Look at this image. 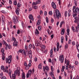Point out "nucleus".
<instances>
[{
    "mask_svg": "<svg viewBox=\"0 0 79 79\" xmlns=\"http://www.w3.org/2000/svg\"><path fill=\"white\" fill-rule=\"evenodd\" d=\"M17 70H16L15 71L14 73V75L13 74L12 75V77L13 78V79H15V76H16L17 74L18 76H19L20 75V72L19 71V70H20V68L19 67H18L17 68Z\"/></svg>",
    "mask_w": 79,
    "mask_h": 79,
    "instance_id": "obj_1",
    "label": "nucleus"
},
{
    "mask_svg": "<svg viewBox=\"0 0 79 79\" xmlns=\"http://www.w3.org/2000/svg\"><path fill=\"white\" fill-rule=\"evenodd\" d=\"M73 18H74L75 16H77V15L79 13V8L78 7H76L75 9V10L73 11Z\"/></svg>",
    "mask_w": 79,
    "mask_h": 79,
    "instance_id": "obj_2",
    "label": "nucleus"
},
{
    "mask_svg": "<svg viewBox=\"0 0 79 79\" xmlns=\"http://www.w3.org/2000/svg\"><path fill=\"white\" fill-rule=\"evenodd\" d=\"M56 15L57 19H59V18H61V15L60 11L58 10H55Z\"/></svg>",
    "mask_w": 79,
    "mask_h": 79,
    "instance_id": "obj_3",
    "label": "nucleus"
},
{
    "mask_svg": "<svg viewBox=\"0 0 79 79\" xmlns=\"http://www.w3.org/2000/svg\"><path fill=\"white\" fill-rule=\"evenodd\" d=\"M69 60H68L66 58L65 59L64 63L66 64L67 66H69V68L70 69H71L72 68V66L69 64Z\"/></svg>",
    "mask_w": 79,
    "mask_h": 79,
    "instance_id": "obj_4",
    "label": "nucleus"
},
{
    "mask_svg": "<svg viewBox=\"0 0 79 79\" xmlns=\"http://www.w3.org/2000/svg\"><path fill=\"white\" fill-rule=\"evenodd\" d=\"M12 40L14 41L13 43V45L15 47H17L18 45L19 44V42L17 41L16 39L14 37H12Z\"/></svg>",
    "mask_w": 79,
    "mask_h": 79,
    "instance_id": "obj_5",
    "label": "nucleus"
},
{
    "mask_svg": "<svg viewBox=\"0 0 79 79\" xmlns=\"http://www.w3.org/2000/svg\"><path fill=\"white\" fill-rule=\"evenodd\" d=\"M59 61H60V62L61 63H63L64 60V55H60L59 56Z\"/></svg>",
    "mask_w": 79,
    "mask_h": 79,
    "instance_id": "obj_6",
    "label": "nucleus"
},
{
    "mask_svg": "<svg viewBox=\"0 0 79 79\" xmlns=\"http://www.w3.org/2000/svg\"><path fill=\"white\" fill-rule=\"evenodd\" d=\"M13 22L15 24H16L17 23H19V21L17 20V17L15 16H14L13 18Z\"/></svg>",
    "mask_w": 79,
    "mask_h": 79,
    "instance_id": "obj_7",
    "label": "nucleus"
},
{
    "mask_svg": "<svg viewBox=\"0 0 79 79\" xmlns=\"http://www.w3.org/2000/svg\"><path fill=\"white\" fill-rule=\"evenodd\" d=\"M22 55L25 57L27 56L28 55V51H27L25 52V50H24V51H23Z\"/></svg>",
    "mask_w": 79,
    "mask_h": 79,
    "instance_id": "obj_8",
    "label": "nucleus"
},
{
    "mask_svg": "<svg viewBox=\"0 0 79 79\" xmlns=\"http://www.w3.org/2000/svg\"><path fill=\"white\" fill-rule=\"evenodd\" d=\"M36 5L37 3L35 2H33V3H32V7L35 10H36L38 8L37 6H36Z\"/></svg>",
    "mask_w": 79,
    "mask_h": 79,
    "instance_id": "obj_9",
    "label": "nucleus"
},
{
    "mask_svg": "<svg viewBox=\"0 0 79 79\" xmlns=\"http://www.w3.org/2000/svg\"><path fill=\"white\" fill-rule=\"evenodd\" d=\"M35 72V69L34 68L32 69V70L31 69H30L28 71V74H30V75H31V74H32L33 75L34 74V73Z\"/></svg>",
    "mask_w": 79,
    "mask_h": 79,
    "instance_id": "obj_10",
    "label": "nucleus"
},
{
    "mask_svg": "<svg viewBox=\"0 0 79 79\" xmlns=\"http://www.w3.org/2000/svg\"><path fill=\"white\" fill-rule=\"evenodd\" d=\"M32 52L31 50H29V51L28 52V56H29V58L30 59H32Z\"/></svg>",
    "mask_w": 79,
    "mask_h": 79,
    "instance_id": "obj_11",
    "label": "nucleus"
},
{
    "mask_svg": "<svg viewBox=\"0 0 79 79\" xmlns=\"http://www.w3.org/2000/svg\"><path fill=\"white\" fill-rule=\"evenodd\" d=\"M51 6L54 9H56V4L53 2H52L51 3Z\"/></svg>",
    "mask_w": 79,
    "mask_h": 79,
    "instance_id": "obj_12",
    "label": "nucleus"
},
{
    "mask_svg": "<svg viewBox=\"0 0 79 79\" xmlns=\"http://www.w3.org/2000/svg\"><path fill=\"white\" fill-rule=\"evenodd\" d=\"M6 64L8 63L9 64H10L11 62V61L8 59V58H6Z\"/></svg>",
    "mask_w": 79,
    "mask_h": 79,
    "instance_id": "obj_13",
    "label": "nucleus"
},
{
    "mask_svg": "<svg viewBox=\"0 0 79 79\" xmlns=\"http://www.w3.org/2000/svg\"><path fill=\"white\" fill-rule=\"evenodd\" d=\"M15 11L16 14L17 15H19V12L20 11V10L19 8L18 7L16 9V10Z\"/></svg>",
    "mask_w": 79,
    "mask_h": 79,
    "instance_id": "obj_14",
    "label": "nucleus"
},
{
    "mask_svg": "<svg viewBox=\"0 0 79 79\" xmlns=\"http://www.w3.org/2000/svg\"><path fill=\"white\" fill-rule=\"evenodd\" d=\"M43 69H46V71L48 72L49 70V67L48 66H44Z\"/></svg>",
    "mask_w": 79,
    "mask_h": 79,
    "instance_id": "obj_15",
    "label": "nucleus"
},
{
    "mask_svg": "<svg viewBox=\"0 0 79 79\" xmlns=\"http://www.w3.org/2000/svg\"><path fill=\"white\" fill-rule=\"evenodd\" d=\"M54 72L53 71H51V73H49V75L51 76L52 78L54 77Z\"/></svg>",
    "mask_w": 79,
    "mask_h": 79,
    "instance_id": "obj_16",
    "label": "nucleus"
},
{
    "mask_svg": "<svg viewBox=\"0 0 79 79\" xmlns=\"http://www.w3.org/2000/svg\"><path fill=\"white\" fill-rule=\"evenodd\" d=\"M29 18L30 19H31V20H32V21H34V20L33 17L32 15H31V14L29 15Z\"/></svg>",
    "mask_w": 79,
    "mask_h": 79,
    "instance_id": "obj_17",
    "label": "nucleus"
},
{
    "mask_svg": "<svg viewBox=\"0 0 79 79\" xmlns=\"http://www.w3.org/2000/svg\"><path fill=\"white\" fill-rule=\"evenodd\" d=\"M65 29L64 28H63L62 29L61 32V35H64L65 33Z\"/></svg>",
    "mask_w": 79,
    "mask_h": 79,
    "instance_id": "obj_18",
    "label": "nucleus"
},
{
    "mask_svg": "<svg viewBox=\"0 0 79 79\" xmlns=\"http://www.w3.org/2000/svg\"><path fill=\"white\" fill-rule=\"evenodd\" d=\"M76 47L77 50L79 52V44H78V42H77L76 43Z\"/></svg>",
    "mask_w": 79,
    "mask_h": 79,
    "instance_id": "obj_19",
    "label": "nucleus"
},
{
    "mask_svg": "<svg viewBox=\"0 0 79 79\" xmlns=\"http://www.w3.org/2000/svg\"><path fill=\"white\" fill-rule=\"evenodd\" d=\"M70 30L69 28H68L67 29L66 32H67V35H69L70 34Z\"/></svg>",
    "mask_w": 79,
    "mask_h": 79,
    "instance_id": "obj_20",
    "label": "nucleus"
},
{
    "mask_svg": "<svg viewBox=\"0 0 79 79\" xmlns=\"http://www.w3.org/2000/svg\"><path fill=\"white\" fill-rule=\"evenodd\" d=\"M63 24H65V22L64 21H62L60 22V28L62 27V26L63 25Z\"/></svg>",
    "mask_w": 79,
    "mask_h": 79,
    "instance_id": "obj_21",
    "label": "nucleus"
},
{
    "mask_svg": "<svg viewBox=\"0 0 79 79\" xmlns=\"http://www.w3.org/2000/svg\"><path fill=\"white\" fill-rule=\"evenodd\" d=\"M2 19L3 22L5 23L6 21V20H5L4 16V15H2Z\"/></svg>",
    "mask_w": 79,
    "mask_h": 79,
    "instance_id": "obj_22",
    "label": "nucleus"
},
{
    "mask_svg": "<svg viewBox=\"0 0 79 79\" xmlns=\"http://www.w3.org/2000/svg\"><path fill=\"white\" fill-rule=\"evenodd\" d=\"M38 68L39 69H42V66L41 63H40V64H39V65H38Z\"/></svg>",
    "mask_w": 79,
    "mask_h": 79,
    "instance_id": "obj_23",
    "label": "nucleus"
},
{
    "mask_svg": "<svg viewBox=\"0 0 79 79\" xmlns=\"http://www.w3.org/2000/svg\"><path fill=\"white\" fill-rule=\"evenodd\" d=\"M72 45V47L75 46L76 45V43L74 41H73L71 42Z\"/></svg>",
    "mask_w": 79,
    "mask_h": 79,
    "instance_id": "obj_24",
    "label": "nucleus"
},
{
    "mask_svg": "<svg viewBox=\"0 0 79 79\" xmlns=\"http://www.w3.org/2000/svg\"><path fill=\"white\" fill-rule=\"evenodd\" d=\"M9 73L8 74L9 76H11V74L12 73V71L11 69H9Z\"/></svg>",
    "mask_w": 79,
    "mask_h": 79,
    "instance_id": "obj_25",
    "label": "nucleus"
},
{
    "mask_svg": "<svg viewBox=\"0 0 79 79\" xmlns=\"http://www.w3.org/2000/svg\"><path fill=\"white\" fill-rule=\"evenodd\" d=\"M35 46L36 47H40L41 46V43H35Z\"/></svg>",
    "mask_w": 79,
    "mask_h": 79,
    "instance_id": "obj_26",
    "label": "nucleus"
},
{
    "mask_svg": "<svg viewBox=\"0 0 79 79\" xmlns=\"http://www.w3.org/2000/svg\"><path fill=\"white\" fill-rule=\"evenodd\" d=\"M68 44L67 43H66L64 46V49H67L68 48Z\"/></svg>",
    "mask_w": 79,
    "mask_h": 79,
    "instance_id": "obj_27",
    "label": "nucleus"
},
{
    "mask_svg": "<svg viewBox=\"0 0 79 79\" xmlns=\"http://www.w3.org/2000/svg\"><path fill=\"white\" fill-rule=\"evenodd\" d=\"M35 34H40V33L37 29H36L35 30Z\"/></svg>",
    "mask_w": 79,
    "mask_h": 79,
    "instance_id": "obj_28",
    "label": "nucleus"
},
{
    "mask_svg": "<svg viewBox=\"0 0 79 79\" xmlns=\"http://www.w3.org/2000/svg\"><path fill=\"white\" fill-rule=\"evenodd\" d=\"M3 44L5 45L6 47H8V44L6 43V42L4 40H3Z\"/></svg>",
    "mask_w": 79,
    "mask_h": 79,
    "instance_id": "obj_29",
    "label": "nucleus"
},
{
    "mask_svg": "<svg viewBox=\"0 0 79 79\" xmlns=\"http://www.w3.org/2000/svg\"><path fill=\"white\" fill-rule=\"evenodd\" d=\"M31 63H32V60H30L29 61V64H28V66H29V67H31Z\"/></svg>",
    "mask_w": 79,
    "mask_h": 79,
    "instance_id": "obj_30",
    "label": "nucleus"
},
{
    "mask_svg": "<svg viewBox=\"0 0 79 79\" xmlns=\"http://www.w3.org/2000/svg\"><path fill=\"white\" fill-rule=\"evenodd\" d=\"M21 24L22 26V27H23V28L24 27V23L23 21H22V22H21Z\"/></svg>",
    "mask_w": 79,
    "mask_h": 79,
    "instance_id": "obj_31",
    "label": "nucleus"
},
{
    "mask_svg": "<svg viewBox=\"0 0 79 79\" xmlns=\"http://www.w3.org/2000/svg\"><path fill=\"white\" fill-rule=\"evenodd\" d=\"M74 4H75L76 6H77V4L78 3V2L77 1V0H74Z\"/></svg>",
    "mask_w": 79,
    "mask_h": 79,
    "instance_id": "obj_32",
    "label": "nucleus"
},
{
    "mask_svg": "<svg viewBox=\"0 0 79 79\" xmlns=\"http://www.w3.org/2000/svg\"><path fill=\"white\" fill-rule=\"evenodd\" d=\"M24 49L22 50V49H21L19 50V51L20 53H22V54L23 53V51H24Z\"/></svg>",
    "mask_w": 79,
    "mask_h": 79,
    "instance_id": "obj_33",
    "label": "nucleus"
},
{
    "mask_svg": "<svg viewBox=\"0 0 79 79\" xmlns=\"http://www.w3.org/2000/svg\"><path fill=\"white\" fill-rule=\"evenodd\" d=\"M25 74L24 73H22V79H25Z\"/></svg>",
    "mask_w": 79,
    "mask_h": 79,
    "instance_id": "obj_34",
    "label": "nucleus"
},
{
    "mask_svg": "<svg viewBox=\"0 0 79 79\" xmlns=\"http://www.w3.org/2000/svg\"><path fill=\"white\" fill-rule=\"evenodd\" d=\"M32 45L31 44H29L28 46V48L30 49H32Z\"/></svg>",
    "mask_w": 79,
    "mask_h": 79,
    "instance_id": "obj_35",
    "label": "nucleus"
},
{
    "mask_svg": "<svg viewBox=\"0 0 79 79\" xmlns=\"http://www.w3.org/2000/svg\"><path fill=\"white\" fill-rule=\"evenodd\" d=\"M41 23V20L40 19H39L38 21H37V24L38 25H40V24Z\"/></svg>",
    "mask_w": 79,
    "mask_h": 79,
    "instance_id": "obj_36",
    "label": "nucleus"
},
{
    "mask_svg": "<svg viewBox=\"0 0 79 79\" xmlns=\"http://www.w3.org/2000/svg\"><path fill=\"white\" fill-rule=\"evenodd\" d=\"M72 31H73V32H75V31H76L75 29V28L73 26H72Z\"/></svg>",
    "mask_w": 79,
    "mask_h": 79,
    "instance_id": "obj_37",
    "label": "nucleus"
},
{
    "mask_svg": "<svg viewBox=\"0 0 79 79\" xmlns=\"http://www.w3.org/2000/svg\"><path fill=\"white\" fill-rule=\"evenodd\" d=\"M25 50L26 51L28 52V48H27V46L26 45H25Z\"/></svg>",
    "mask_w": 79,
    "mask_h": 79,
    "instance_id": "obj_38",
    "label": "nucleus"
},
{
    "mask_svg": "<svg viewBox=\"0 0 79 79\" xmlns=\"http://www.w3.org/2000/svg\"><path fill=\"white\" fill-rule=\"evenodd\" d=\"M14 4L15 6H17V1L15 0L14 1Z\"/></svg>",
    "mask_w": 79,
    "mask_h": 79,
    "instance_id": "obj_39",
    "label": "nucleus"
},
{
    "mask_svg": "<svg viewBox=\"0 0 79 79\" xmlns=\"http://www.w3.org/2000/svg\"><path fill=\"white\" fill-rule=\"evenodd\" d=\"M21 31H22V30H20V31L18 29L17 32L18 34H20V32H21V33H22Z\"/></svg>",
    "mask_w": 79,
    "mask_h": 79,
    "instance_id": "obj_40",
    "label": "nucleus"
},
{
    "mask_svg": "<svg viewBox=\"0 0 79 79\" xmlns=\"http://www.w3.org/2000/svg\"><path fill=\"white\" fill-rule=\"evenodd\" d=\"M78 30L79 29L76 26V30H75V31L76 32H77V33H78V32H79Z\"/></svg>",
    "mask_w": 79,
    "mask_h": 79,
    "instance_id": "obj_41",
    "label": "nucleus"
},
{
    "mask_svg": "<svg viewBox=\"0 0 79 79\" xmlns=\"http://www.w3.org/2000/svg\"><path fill=\"white\" fill-rule=\"evenodd\" d=\"M7 47L8 49H11V46L10 44H9Z\"/></svg>",
    "mask_w": 79,
    "mask_h": 79,
    "instance_id": "obj_42",
    "label": "nucleus"
},
{
    "mask_svg": "<svg viewBox=\"0 0 79 79\" xmlns=\"http://www.w3.org/2000/svg\"><path fill=\"white\" fill-rule=\"evenodd\" d=\"M12 56L11 55H10L8 56V59L12 61Z\"/></svg>",
    "mask_w": 79,
    "mask_h": 79,
    "instance_id": "obj_43",
    "label": "nucleus"
},
{
    "mask_svg": "<svg viewBox=\"0 0 79 79\" xmlns=\"http://www.w3.org/2000/svg\"><path fill=\"white\" fill-rule=\"evenodd\" d=\"M35 43H38V44H41V42L38 40H36V41H35Z\"/></svg>",
    "mask_w": 79,
    "mask_h": 79,
    "instance_id": "obj_44",
    "label": "nucleus"
},
{
    "mask_svg": "<svg viewBox=\"0 0 79 79\" xmlns=\"http://www.w3.org/2000/svg\"><path fill=\"white\" fill-rule=\"evenodd\" d=\"M46 23H48L49 20L48 17H46Z\"/></svg>",
    "mask_w": 79,
    "mask_h": 79,
    "instance_id": "obj_45",
    "label": "nucleus"
},
{
    "mask_svg": "<svg viewBox=\"0 0 79 79\" xmlns=\"http://www.w3.org/2000/svg\"><path fill=\"white\" fill-rule=\"evenodd\" d=\"M74 63L75 65H78L79 64V62L77 61H75Z\"/></svg>",
    "mask_w": 79,
    "mask_h": 79,
    "instance_id": "obj_46",
    "label": "nucleus"
},
{
    "mask_svg": "<svg viewBox=\"0 0 79 79\" xmlns=\"http://www.w3.org/2000/svg\"><path fill=\"white\" fill-rule=\"evenodd\" d=\"M3 71H4V72H6V73H8V70H7L6 69H4L3 70Z\"/></svg>",
    "mask_w": 79,
    "mask_h": 79,
    "instance_id": "obj_47",
    "label": "nucleus"
},
{
    "mask_svg": "<svg viewBox=\"0 0 79 79\" xmlns=\"http://www.w3.org/2000/svg\"><path fill=\"white\" fill-rule=\"evenodd\" d=\"M51 71H54V67H53V66H51Z\"/></svg>",
    "mask_w": 79,
    "mask_h": 79,
    "instance_id": "obj_48",
    "label": "nucleus"
},
{
    "mask_svg": "<svg viewBox=\"0 0 79 79\" xmlns=\"http://www.w3.org/2000/svg\"><path fill=\"white\" fill-rule=\"evenodd\" d=\"M41 26L40 25L38 27V30L39 31H41Z\"/></svg>",
    "mask_w": 79,
    "mask_h": 79,
    "instance_id": "obj_49",
    "label": "nucleus"
},
{
    "mask_svg": "<svg viewBox=\"0 0 79 79\" xmlns=\"http://www.w3.org/2000/svg\"><path fill=\"white\" fill-rule=\"evenodd\" d=\"M77 21H79V18L78 17H76L74 18Z\"/></svg>",
    "mask_w": 79,
    "mask_h": 79,
    "instance_id": "obj_50",
    "label": "nucleus"
},
{
    "mask_svg": "<svg viewBox=\"0 0 79 79\" xmlns=\"http://www.w3.org/2000/svg\"><path fill=\"white\" fill-rule=\"evenodd\" d=\"M1 70H3L4 69H5V67L4 66H2L1 67Z\"/></svg>",
    "mask_w": 79,
    "mask_h": 79,
    "instance_id": "obj_51",
    "label": "nucleus"
},
{
    "mask_svg": "<svg viewBox=\"0 0 79 79\" xmlns=\"http://www.w3.org/2000/svg\"><path fill=\"white\" fill-rule=\"evenodd\" d=\"M53 49L52 48L51 49V51L50 52V54H53Z\"/></svg>",
    "mask_w": 79,
    "mask_h": 79,
    "instance_id": "obj_52",
    "label": "nucleus"
},
{
    "mask_svg": "<svg viewBox=\"0 0 79 79\" xmlns=\"http://www.w3.org/2000/svg\"><path fill=\"white\" fill-rule=\"evenodd\" d=\"M41 2L40 1V0H38L36 1V5H37V4L40 3Z\"/></svg>",
    "mask_w": 79,
    "mask_h": 79,
    "instance_id": "obj_53",
    "label": "nucleus"
},
{
    "mask_svg": "<svg viewBox=\"0 0 79 79\" xmlns=\"http://www.w3.org/2000/svg\"><path fill=\"white\" fill-rule=\"evenodd\" d=\"M3 73H1L0 74V78H2V77H3Z\"/></svg>",
    "mask_w": 79,
    "mask_h": 79,
    "instance_id": "obj_54",
    "label": "nucleus"
},
{
    "mask_svg": "<svg viewBox=\"0 0 79 79\" xmlns=\"http://www.w3.org/2000/svg\"><path fill=\"white\" fill-rule=\"evenodd\" d=\"M32 48H33V50L35 49V46L34 44H33V45H32Z\"/></svg>",
    "mask_w": 79,
    "mask_h": 79,
    "instance_id": "obj_55",
    "label": "nucleus"
},
{
    "mask_svg": "<svg viewBox=\"0 0 79 79\" xmlns=\"http://www.w3.org/2000/svg\"><path fill=\"white\" fill-rule=\"evenodd\" d=\"M29 67L30 66H29L27 65V66L25 67V69H26V70H28L29 68Z\"/></svg>",
    "mask_w": 79,
    "mask_h": 79,
    "instance_id": "obj_56",
    "label": "nucleus"
},
{
    "mask_svg": "<svg viewBox=\"0 0 79 79\" xmlns=\"http://www.w3.org/2000/svg\"><path fill=\"white\" fill-rule=\"evenodd\" d=\"M52 12L51 11H50L49 12V15H52Z\"/></svg>",
    "mask_w": 79,
    "mask_h": 79,
    "instance_id": "obj_57",
    "label": "nucleus"
},
{
    "mask_svg": "<svg viewBox=\"0 0 79 79\" xmlns=\"http://www.w3.org/2000/svg\"><path fill=\"white\" fill-rule=\"evenodd\" d=\"M6 57L5 56H2V59L3 61H4L5 60V58Z\"/></svg>",
    "mask_w": 79,
    "mask_h": 79,
    "instance_id": "obj_58",
    "label": "nucleus"
},
{
    "mask_svg": "<svg viewBox=\"0 0 79 79\" xmlns=\"http://www.w3.org/2000/svg\"><path fill=\"white\" fill-rule=\"evenodd\" d=\"M5 50L3 48H2L1 50V52L2 53L4 52Z\"/></svg>",
    "mask_w": 79,
    "mask_h": 79,
    "instance_id": "obj_59",
    "label": "nucleus"
},
{
    "mask_svg": "<svg viewBox=\"0 0 79 79\" xmlns=\"http://www.w3.org/2000/svg\"><path fill=\"white\" fill-rule=\"evenodd\" d=\"M64 15L65 16L67 17V11H66L64 13Z\"/></svg>",
    "mask_w": 79,
    "mask_h": 79,
    "instance_id": "obj_60",
    "label": "nucleus"
},
{
    "mask_svg": "<svg viewBox=\"0 0 79 79\" xmlns=\"http://www.w3.org/2000/svg\"><path fill=\"white\" fill-rule=\"evenodd\" d=\"M54 19L52 18L51 19V23H54Z\"/></svg>",
    "mask_w": 79,
    "mask_h": 79,
    "instance_id": "obj_61",
    "label": "nucleus"
},
{
    "mask_svg": "<svg viewBox=\"0 0 79 79\" xmlns=\"http://www.w3.org/2000/svg\"><path fill=\"white\" fill-rule=\"evenodd\" d=\"M17 6L18 7H19V8L21 6L20 4V3H18V4H17Z\"/></svg>",
    "mask_w": 79,
    "mask_h": 79,
    "instance_id": "obj_62",
    "label": "nucleus"
},
{
    "mask_svg": "<svg viewBox=\"0 0 79 79\" xmlns=\"http://www.w3.org/2000/svg\"><path fill=\"white\" fill-rule=\"evenodd\" d=\"M71 40H69L68 41V44H71Z\"/></svg>",
    "mask_w": 79,
    "mask_h": 79,
    "instance_id": "obj_63",
    "label": "nucleus"
},
{
    "mask_svg": "<svg viewBox=\"0 0 79 79\" xmlns=\"http://www.w3.org/2000/svg\"><path fill=\"white\" fill-rule=\"evenodd\" d=\"M37 60H38V58L37 57H35V59H34L35 61L36 62H37Z\"/></svg>",
    "mask_w": 79,
    "mask_h": 79,
    "instance_id": "obj_64",
    "label": "nucleus"
}]
</instances>
